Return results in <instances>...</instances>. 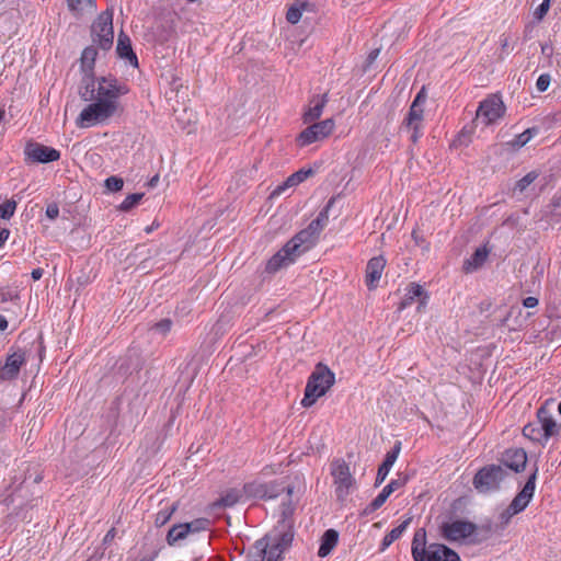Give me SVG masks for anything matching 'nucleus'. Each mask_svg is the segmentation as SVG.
Returning a JSON list of instances; mask_svg holds the SVG:
<instances>
[{"label":"nucleus","mask_w":561,"mask_h":561,"mask_svg":"<svg viewBox=\"0 0 561 561\" xmlns=\"http://www.w3.org/2000/svg\"><path fill=\"white\" fill-rule=\"evenodd\" d=\"M129 92L126 83L113 76L100 77L96 80L90 78L79 93L82 100L92 101L95 96L106 100L119 107L118 99Z\"/></svg>","instance_id":"obj_1"},{"label":"nucleus","mask_w":561,"mask_h":561,"mask_svg":"<svg viewBox=\"0 0 561 561\" xmlns=\"http://www.w3.org/2000/svg\"><path fill=\"white\" fill-rule=\"evenodd\" d=\"M411 553L414 561H461L459 554L443 543H430L426 541L425 528L415 530Z\"/></svg>","instance_id":"obj_2"},{"label":"nucleus","mask_w":561,"mask_h":561,"mask_svg":"<svg viewBox=\"0 0 561 561\" xmlns=\"http://www.w3.org/2000/svg\"><path fill=\"white\" fill-rule=\"evenodd\" d=\"M334 381L335 376L333 371L328 366L319 363L308 378L305 397L301 400L302 407L309 408L314 404L334 385Z\"/></svg>","instance_id":"obj_3"},{"label":"nucleus","mask_w":561,"mask_h":561,"mask_svg":"<svg viewBox=\"0 0 561 561\" xmlns=\"http://www.w3.org/2000/svg\"><path fill=\"white\" fill-rule=\"evenodd\" d=\"M264 485L266 486L264 500H273L278 497L282 493H286V500H283L280 504V516H283L284 522L293 517L301 495L299 482L285 484L284 482L272 481L264 483Z\"/></svg>","instance_id":"obj_4"},{"label":"nucleus","mask_w":561,"mask_h":561,"mask_svg":"<svg viewBox=\"0 0 561 561\" xmlns=\"http://www.w3.org/2000/svg\"><path fill=\"white\" fill-rule=\"evenodd\" d=\"M92 103L85 106L76 119L79 128H90L92 126L107 122L118 111L116 105L106 100L94 98Z\"/></svg>","instance_id":"obj_5"},{"label":"nucleus","mask_w":561,"mask_h":561,"mask_svg":"<svg viewBox=\"0 0 561 561\" xmlns=\"http://www.w3.org/2000/svg\"><path fill=\"white\" fill-rule=\"evenodd\" d=\"M426 99L425 90L422 88L415 95L401 124V129L411 131L410 140L413 144H416L423 136L424 104Z\"/></svg>","instance_id":"obj_6"},{"label":"nucleus","mask_w":561,"mask_h":561,"mask_svg":"<svg viewBox=\"0 0 561 561\" xmlns=\"http://www.w3.org/2000/svg\"><path fill=\"white\" fill-rule=\"evenodd\" d=\"M506 476L502 466L490 465L481 468L473 477V486L480 493H489L500 489Z\"/></svg>","instance_id":"obj_7"},{"label":"nucleus","mask_w":561,"mask_h":561,"mask_svg":"<svg viewBox=\"0 0 561 561\" xmlns=\"http://www.w3.org/2000/svg\"><path fill=\"white\" fill-rule=\"evenodd\" d=\"M331 474L335 485L337 501L344 502L355 485V479L351 474L350 466L342 459L331 463Z\"/></svg>","instance_id":"obj_8"},{"label":"nucleus","mask_w":561,"mask_h":561,"mask_svg":"<svg viewBox=\"0 0 561 561\" xmlns=\"http://www.w3.org/2000/svg\"><path fill=\"white\" fill-rule=\"evenodd\" d=\"M93 42L103 50H108L113 45V13L112 11L102 12L91 26Z\"/></svg>","instance_id":"obj_9"},{"label":"nucleus","mask_w":561,"mask_h":561,"mask_svg":"<svg viewBox=\"0 0 561 561\" xmlns=\"http://www.w3.org/2000/svg\"><path fill=\"white\" fill-rule=\"evenodd\" d=\"M506 112L504 102L499 94H490L480 102L477 110V118L482 119L484 125H491L502 118Z\"/></svg>","instance_id":"obj_10"},{"label":"nucleus","mask_w":561,"mask_h":561,"mask_svg":"<svg viewBox=\"0 0 561 561\" xmlns=\"http://www.w3.org/2000/svg\"><path fill=\"white\" fill-rule=\"evenodd\" d=\"M476 530L477 524L463 519L446 522L439 526L440 536L450 542L471 539Z\"/></svg>","instance_id":"obj_11"},{"label":"nucleus","mask_w":561,"mask_h":561,"mask_svg":"<svg viewBox=\"0 0 561 561\" xmlns=\"http://www.w3.org/2000/svg\"><path fill=\"white\" fill-rule=\"evenodd\" d=\"M24 154L27 163H49L60 159L57 149L33 140L26 142Z\"/></svg>","instance_id":"obj_12"},{"label":"nucleus","mask_w":561,"mask_h":561,"mask_svg":"<svg viewBox=\"0 0 561 561\" xmlns=\"http://www.w3.org/2000/svg\"><path fill=\"white\" fill-rule=\"evenodd\" d=\"M333 128L334 121L332 118H327L304 129L299 134L297 141L301 147L308 146L328 137L332 133Z\"/></svg>","instance_id":"obj_13"},{"label":"nucleus","mask_w":561,"mask_h":561,"mask_svg":"<svg viewBox=\"0 0 561 561\" xmlns=\"http://www.w3.org/2000/svg\"><path fill=\"white\" fill-rule=\"evenodd\" d=\"M409 478L407 474L398 473L397 479H392L382 490L381 492L362 511L363 516H368L373 514L375 511L380 508L387 499L397 490L404 486L408 482Z\"/></svg>","instance_id":"obj_14"},{"label":"nucleus","mask_w":561,"mask_h":561,"mask_svg":"<svg viewBox=\"0 0 561 561\" xmlns=\"http://www.w3.org/2000/svg\"><path fill=\"white\" fill-rule=\"evenodd\" d=\"M537 472L538 468H536L535 471L528 477L523 489L516 494V496L508 505L513 511V514L523 512L531 501L536 488Z\"/></svg>","instance_id":"obj_15"},{"label":"nucleus","mask_w":561,"mask_h":561,"mask_svg":"<svg viewBox=\"0 0 561 561\" xmlns=\"http://www.w3.org/2000/svg\"><path fill=\"white\" fill-rule=\"evenodd\" d=\"M427 300L428 295L423 286L416 283H411L405 288V294L398 305V311H402L417 301V311L421 312L427 305Z\"/></svg>","instance_id":"obj_16"},{"label":"nucleus","mask_w":561,"mask_h":561,"mask_svg":"<svg viewBox=\"0 0 561 561\" xmlns=\"http://www.w3.org/2000/svg\"><path fill=\"white\" fill-rule=\"evenodd\" d=\"M26 363L25 352L18 351L7 356L4 364L0 363L1 380H13L19 376L21 367Z\"/></svg>","instance_id":"obj_17"},{"label":"nucleus","mask_w":561,"mask_h":561,"mask_svg":"<svg viewBox=\"0 0 561 561\" xmlns=\"http://www.w3.org/2000/svg\"><path fill=\"white\" fill-rule=\"evenodd\" d=\"M297 257H299V255L286 243L267 261L265 271L268 274H274L280 268L293 264Z\"/></svg>","instance_id":"obj_18"},{"label":"nucleus","mask_w":561,"mask_h":561,"mask_svg":"<svg viewBox=\"0 0 561 561\" xmlns=\"http://www.w3.org/2000/svg\"><path fill=\"white\" fill-rule=\"evenodd\" d=\"M548 407L549 401L547 400L537 411V421L540 425V431L549 442L551 437L560 434V426L553 419Z\"/></svg>","instance_id":"obj_19"},{"label":"nucleus","mask_w":561,"mask_h":561,"mask_svg":"<svg viewBox=\"0 0 561 561\" xmlns=\"http://www.w3.org/2000/svg\"><path fill=\"white\" fill-rule=\"evenodd\" d=\"M319 236H317L309 227L300 230L286 243L294 250L299 256L307 252L316 242Z\"/></svg>","instance_id":"obj_20"},{"label":"nucleus","mask_w":561,"mask_h":561,"mask_svg":"<svg viewBox=\"0 0 561 561\" xmlns=\"http://www.w3.org/2000/svg\"><path fill=\"white\" fill-rule=\"evenodd\" d=\"M501 463L515 471L520 472L527 463V454L523 448H511L503 453Z\"/></svg>","instance_id":"obj_21"},{"label":"nucleus","mask_w":561,"mask_h":561,"mask_svg":"<svg viewBox=\"0 0 561 561\" xmlns=\"http://www.w3.org/2000/svg\"><path fill=\"white\" fill-rule=\"evenodd\" d=\"M278 527H280L282 530L277 531L275 529L274 531L267 534L266 536H273L274 543L285 551L288 547H290L294 539L293 517L284 522L283 516H280ZM270 540L272 541V539Z\"/></svg>","instance_id":"obj_22"},{"label":"nucleus","mask_w":561,"mask_h":561,"mask_svg":"<svg viewBox=\"0 0 561 561\" xmlns=\"http://www.w3.org/2000/svg\"><path fill=\"white\" fill-rule=\"evenodd\" d=\"M385 266L386 260L381 255L371 257L368 261L366 266V285L369 289H374L377 287Z\"/></svg>","instance_id":"obj_23"},{"label":"nucleus","mask_w":561,"mask_h":561,"mask_svg":"<svg viewBox=\"0 0 561 561\" xmlns=\"http://www.w3.org/2000/svg\"><path fill=\"white\" fill-rule=\"evenodd\" d=\"M273 536H264L255 541L253 549L261 551L264 561H278L284 552L277 545L274 543Z\"/></svg>","instance_id":"obj_24"},{"label":"nucleus","mask_w":561,"mask_h":561,"mask_svg":"<svg viewBox=\"0 0 561 561\" xmlns=\"http://www.w3.org/2000/svg\"><path fill=\"white\" fill-rule=\"evenodd\" d=\"M400 451H401V442L397 440L394 443L392 449L386 454V457H385L382 463L378 468L375 486H379L386 480L393 463L398 459Z\"/></svg>","instance_id":"obj_25"},{"label":"nucleus","mask_w":561,"mask_h":561,"mask_svg":"<svg viewBox=\"0 0 561 561\" xmlns=\"http://www.w3.org/2000/svg\"><path fill=\"white\" fill-rule=\"evenodd\" d=\"M116 51L119 58L128 60L134 67L138 66V59L131 48L130 38L124 32H121L118 35Z\"/></svg>","instance_id":"obj_26"},{"label":"nucleus","mask_w":561,"mask_h":561,"mask_svg":"<svg viewBox=\"0 0 561 561\" xmlns=\"http://www.w3.org/2000/svg\"><path fill=\"white\" fill-rule=\"evenodd\" d=\"M339 541V533L335 529H327L320 538V547L318 556L321 558L328 557L336 547Z\"/></svg>","instance_id":"obj_27"},{"label":"nucleus","mask_w":561,"mask_h":561,"mask_svg":"<svg viewBox=\"0 0 561 561\" xmlns=\"http://www.w3.org/2000/svg\"><path fill=\"white\" fill-rule=\"evenodd\" d=\"M312 173H313V171L311 169H308V170L300 169V170H298L297 172H295L291 175H289L287 178V180L283 184L278 185L274 190L273 195H280V194H283L288 187H294V186L302 183Z\"/></svg>","instance_id":"obj_28"},{"label":"nucleus","mask_w":561,"mask_h":561,"mask_svg":"<svg viewBox=\"0 0 561 561\" xmlns=\"http://www.w3.org/2000/svg\"><path fill=\"white\" fill-rule=\"evenodd\" d=\"M328 101V93H324L321 96H314L310 102L311 106L304 114L305 123H311L318 119L321 116Z\"/></svg>","instance_id":"obj_29"},{"label":"nucleus","mask_w":561,"mask_h":561,"mask_svg":"<svg viewBox=\"0 0 561 561\" xmlns=\"http://www.w3.org/2000/svg\"><path fill=\"white\" fill-rule=\"evenodd\" d=\"M336 197H331L325 207L318 214L317 218L313 219L309 225V230H312L317 236L324 229L329 221V210L334 205Z\"/></svg>","instance_id":"obj_30"},{"label":"nucleus","mask_w":561,"mask_h":561,"mask_svg":"<svg viewBox=\"0 0 561 561\" xmlns=\"http://www.w3.org/2000/svg\"><path fill=\"white\" fill-rule=\"evenodd\" d=\"M98 56V50L93 46L85 47L81 55V68L82 71L85 73L87 79H84V82L89 80L92 77V71L94 68L95 58Z\"/></svg>","instance_id":"obj_31"},{"label":"nucleus","mask_w":561,"mask_h":561,"mask_svg":"<svg viewBox=\"0 0 561 561\" xmlns=\"http://www.w3.org/2000/svg\"><path fill=\"white\" fill-rule=\"evenodd\" d=\"M500 530L496 525L494 526L490 520L486 523H483L481 525H477V530L473 534L472 538L470 539V542L473 545H479L492 537L494 533H497Z\"/></svg>","instance_id":"obj_32"},{"label":"nucleus","mask_w":561,"mask_h":561,"mask_svg":"<svg viewBox=\"0 0 561 561\" xmlns=\"http://www.w3.org/2000/svg\"><path fill=\"white\" fill-rule=\"evenodd\" d=\"M489 251L485 248H478L473 254L463 262V271L471 273L480 268L488 257Z\"/></svg>","instance_id":"obj_33"},{"label":"nucleus","mask_w":561,"mask_h":561,"mask_svg":"<svg viewBox=\"0 0 561 561\" xmlns=\"http://www.w3.org/2000/svg\"><path fill=\"white\" fill-rule=\"evenodd\" d=\"M243 491L230 489L225 492L215 503V507H232L242 500Z\"/></svg>","instance_id":"obj_34"},{"label":"nucleus","mask_w":561,"mask_h":561,"mask_svg":"<svg viewBox=\"0 0 561 561\" xmlns=\"http://www.w3.org/2000/svg\"><path fill=\"white\" fill-rule=\"evenodd\" d=\"M523 435L533 440L534 443H538L541 446H546L548 440L546 439L543 433L540 431V425L537 422L528 423L523 427Z\"/></svg>","instance_id":"obj_35"},{"label":"nucleus","mask_w":561,"mask_h":561,"mask_svg":"<svg viewBox=\"0 0 561 561\" xmlns=\"http://www.w3.org/2000/svg\"><path fill=\"white\" fill-rule=\"evenodd\" d=\"M411 519L408 518L403 520L399 526L391 529L382 539L380 545V551H385L392 542H394L397 539H399L402 534L405 531L410 524Z\"/></svg>","instance_id":"obj_36"},{"label":"nucleus","mask_w":561,"mask_h":561,"mask_svg":"<svg viewBox=\"0 0 561 561\" xmlns=\"http://www.w3.org/2000/svg\"><path fill=\"white\" fill-rule=\"evenodd\" d=\"M538 134V128L536 127H531V128H527L526 130H524L523 133L516 135L514 137V139H512L511 141H507L506 145L511 148H513L514 150H517V149H520L522 147H524L526 144L529 142V140Z\"/></svg>","instance_id":"obj_37"},{"label":"nucleus","mask_w":561,"mask_h":561,"mask_svg":"<svg viewBox=\"0 0 561 561\" xmlns=\"http://www.w3.org/2000/svg\"><path fill=\"white\" fill-rule=\"evenodd\" d=\"M69 11L76 16L82 15L85 9L95 10L96 4L94 0H67Z\"/></svg>","instance_id":"obj_38"},{"label":"nucleus","mask_w":561,"mask_h":561,"mask_svg":"<svg viewBox=\"0 0 561 561\" xmlns=\"http://www.w3.org/2000/svg\"><path fill=\"white\" fill-rule=\"evenodd\" d=\"M242 491L247 497L264 500V496L266 495V486L264 483L259 482L245 483Z\"/></svg>","instance_id":"obj_39"},{"label":"nucleus","mask_w":561,"mask_h":561,"mask_svg":"<svg viewBox=\"0 0 561 561\" xmlns=\"http://www.w3.org/2000/svg\"><path fill=\"white\" fill-rule=\"evenodd\" d=\"M309 5L308 2H299L296 1L293 3L286 13V20L290 24H296L300 21L302 12L306 10V8Z\"/></svg>","instance_id":"obj_40"},{"label":"nucleus","mask_w":561,"mask_h":561,"mask_svg":"<svg viewBox=\"0 0 561 561\" xmlns=\"http://www.w3.org/2000/svg\"><path fill=\"white\" fill-rule=\"evenodd\" d=\"M187 531L184 524L173 525L167 535V541L170 546L175 545L179 540L186 538Z\"/></svg>","instance_id":"obj_41"},{"label":"nucleus","mask_w":561,"mask_h":561,"mask_svg":"<svg viewBox=\"0 0 561 561\" xmlns=\"http://www.w3.org/2000/svg\"><path fill=\"white\" fill-rule=\"evenodd\" d=\"M539 176V172L536 171V170H533L530 172H528L524 178H522L520 180H518L516 183H515V186L513 188V194H516V193H524L526 191V188L535 182V180H537Z\"/></svg>","instance_id":"obj_42"},{"label":"nucleus","mask_w":561,"mask_h":561,"mask_svg":"<svg viewBox=\"0 0 561 561\" xmlns=\"http://www.w3.org/2000/svg\"><path fill=\"white\" fill-rule=\"evenodd\" d=\"M144 197L142 193H134L126 196V198L119 205V210L129 211L134 208Z\"/></svg>","instance_id":"obj_43"},{"label":"nucleus","mask_w":561,"mask_h":561,"mask_svg":"<svg viewBox=\"0 0 561 561\" xmlns=\"http://www.w3.org/2000/svg\"><path fill=\"white\" fill-rule=\"evenodd\" d=\"M208 524H209L208 519L197 518L191 523H185L184 525H185V529H186L187 534H195V533L206 530L208 527Z\"/></svg>","instance_id":"obj_44"},{"label":"nucleus","mask_w":561,"mask_h":561,"mask_svg":"<svg viewBox=\"0 0 561 561\" xmlns=\"http://www.w3.org/2000/svg\"><path fill=\"white\" fill-rule=\"evenodd\" d=\"M16 209V202L14 199H7L2 205H0V218L1 219H10Z\"/></svg>","instance_id":"obj_45"},{"label":"nucleus","mask_w":561,"mask_h":561,"mask_svg":"<svg viewBox=\"0 0 561 561\" xmlns=\"http://www.w3.org/2000/svg\"><path fill=\"white\" fill-rule=\"evenodd\" d=\"M175 510L176 506L173 504L170 507H165L159 511L156 516V525L163 526L164 524H167L170 520L172 514L175 512Z\"/></svg>","instance_id":"obj_46"},{"label":"nucleus","mask_w":561,"mask_h":561,"mask_svg":"<svg viewBox=\"0 0 561 561\" xmlns=\"http://www.w3.org/2000/svg\"><path fill=\"white\" fill-rule=\"evenodd\" d=\"M104 186L110 192H118L124 186V180L119 176L112 175L104 181Z\"/></svg>","instance_id":"obj_47"},{"label":"nucleus","mask_w":561,"mask_h":561,"mask_svg":"<svg viewBox=\"0 0 561 561\" xmlns=\"http://www.w3.org/2000/svg\"><path fill=\"white\" fill-rule=\"evenodd\" d=\"M516 514H513V511L511 510L510 506H507L506 510H504L500 515H499V519H500V524L496 525V527L500 528V530H503L506 528V526L508 525V523L511 522L512 517L515 516Z\"/></svg>","instance_id":"obj_48"},{"label":"nucleus","mask_w":561,"mask_h":561,"mask_svg":"<svg viewBox=\"0 0 561 561\" xmlns=\"http://www.w3.org/2000/svg\"><path fill=\"white\" fill-rule=\"evenodd\" d=\"M172 328V321L170 319H162L159 322L154 323L152 327V330L161 333L162 335H165L168 332H170Z\"/></svg>","instance_id":"obj_49"},{"label":"nucleus","mask_w":561,"mask_h":561,"mask_svg":"<svg viewBox=\"0 0 561 561\" xmlns=\"http://www.w3.org/2000/svg\"><path fill=\"white\" fill-rule=\"evenodd\" d=\"M551 82V77L549 73H542L539 76L536 82V88L539 92H545L548 90Z\"/></svg>","instance_id":"obj_50"},{"label":"nucleus","mask_w":561,"mask_h":561,"mask_svg":"<svg viewBox=\"0 0 561 561\" xmlns=\"http://www.w3.org/2000/svg\"><path fill=\"white\" fill-rule=\"evenodd\" d=\"M550 1L551 0H543L538 8L535 10V18L537 20L543 19V16L547 14L549 8H550Z\"/></svg>","instance_id":"obj_51"},{"label":"nucleus","mask_w":561,"mask_h":561,"mask_svg":"<svg viewBox=\"0 0 561 561\" xmlns=\"http://www.w3.org/2000/svg\"><path fill=\"white\" fill-rule=\"evenodd\" d=\"M412 238L415 241V243L421 247L423 250L430 249V243L424 239L423 236L419 234L416 230H413Z\"/></svg>","instance_id":"obj_52"},{"label":"nucleus","mask_w":561,"mask_h":561,"mask_svg":"<svg viewBox=\"0 0 561 561\" xmlns=\"http://www.w3.org/2000/svg\"><path fill=\"white\" fill-rule=\"evenodd\" d=\"M46 216L51 220H55L59 216V207L56 203H51L47 206Z\"/></svg>","instance_id":"obj_53"},{"label":"nucleus","mask_w":561,"mask_h":561,"mask_svg":"<svg viewBox=\"0 0 561 561\" xmlns=\"http://www.w3.org/2000/svg\"><path fill=\"white\" fill-rule=\"evenodd\" d=\"M247 561H264V559L261 551L254 549V551L249 552Z\"/></svg>","instance_id":"obj_54"},{"label":"nucleus","mask_w":561,"mask_h":561,"mask_svg":"<svg viewBox=\"0 0 561 561\" xmlns=\"http://www.w3.org/2000/svg\"><path fill=\"white\" fill-rule=\"evenodd\" d=\"M538 299L536 297H527L523 300V305L526 308H535L538 305Z\"/></svg>","instance_id":"obj_55"},{"label":"nucleus","mask_w":561,"mask_h":561,"mask_svg":"<svg viewBox=\"0 0 561 561\" xmlns=\"http://www.w3.org/2000/svg\"><path fill=\"white\" fill-rule=\"evenodd\" d=\"M9 236H10V230L9 229L2 228L0 230V248H2L4 245V243L7 242Z\"/></svg>","instance_id":"obj_56"},{"label":"nucleus","mask_w":561,"mask_h":561,"mask_svg":"<svg viewBox=\"0 0 561 561\" xmlns=\"http://www.w3.org/2000/svg\"><path fill=\"white\" fill-rule=\"evenodd\" d=\"M23 491V488H19L14 493H12L11 495H9L7 499H5V502L8 504H14L15 501H16V497L19 496V493Z\"/></svg>","instance_id":"obj_57"},{"label":"nucleus","mask_w":561,"mask_h":561,"mask_svg":"<svg viewBox=\"0 0 561 561\" xmlns=\"http://www.w3.org/2000/svg\"><path fill=\"white\" fill-rule=\"evenodd\" d=\"M43 274H44L43 268H39V267H38V268H34V270L32 271L31 276H32V278H33L34 280H38V279H41V278H42Z\"/></svg>","instance_id":"obj_58"},{"label":"nucleus","mask_w":561,"mask_h":561,"mask_svg":"<svg viewBox=\"0 0 561 561\" xmlns=\"http://www.w3.org/2000/svg\"><path fill=\"white\" fill-rule=\"evenodd\" d=\"M115 537V528L110 529L104 536L103 543H108Z\"/></svg>","instance_id":"obj_59"},{"label":"nucleus","mask_w":561,"mask_h":561,"mask_svg":"<svg viewBox=\"0 0 561 561\" xmlns=\"http://www.w3.org/2000/svg\"><path fill=\"white\" fill-rule=\"evenodd\" d=\"M378 55H379V49L371 50L367 58L368 62L371 64L377 58Z\"/></svg>","instance_id":"obj_60"},{"label":"nucleus","mask_w":561,"mask_h":561,"mask_svg":"<svg viewBox=\"0 0 561 561\" xmlns=\"http://www.w3.org/2000/svg\"><path fill=\"white\" fill-rule=\"evenodd\" d=\"M8 328V320L4 316H0V331H4Z\"/></svg>","instance_id":"obj_61"},{"label":"nucleus","mask_w":561,"mask_h":561,"mask_svg":"<svg viewBox=\"0 0 561 561\" xmlns=\"http://www.w3.org/2000/svg\"><path fill=\"white\" fill-rule=\"evenodd\" d=\"M158 180H159V176H158V175L153 176V178L150 180L149 185H150V186H154V185H156V183L158 182Z\"/></svg>","instance_id":"obj_62"},{"label":"nucleus","mask_w":561,"mask_h":561,"mask_svg":"<svg viewBox=\"0 0 561 561\" xmlns=\"http://www.w3.org/2000/svg\"><path fill=\"white\" fill-rule=\"evenodd\" d=\"M4 117V112L2 110H0V122L3 119Z\"/></svg>","instance_id":"obj_63"},{"label":"nucleus","mask_w":561,"mask_h":561,"mask_svg":"<svg viewBox=\"0 0 561 561\" xmlns=\"http://www.w3.org/2000/svg\"><path fill=\"white\" fill-rule=\"evenodd\" d=\"M558 411H559V413L561 414V402H560V403H559V405H558Z\"/></svg>","instance_id":"obj_64"}]
</instances>
